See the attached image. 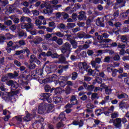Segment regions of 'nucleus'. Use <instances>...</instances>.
<instances>
[{"instance_id":"nucleus-1","label":"nucleus","mask_w":129,"mask_h":129,"mask_svg":"<svg viewBox=\"0 0 129 129\" xmlns=\"http://www.w3.org/2000/svg\"><path fill=\"white\" fill-rule=\"evenodd\" d=\"M54 108V105L52 104H47L45 102L40 104L38 107V113L39 114H43V113H46L50 112L52 109Z\"/></svg>"},{"instance_id":"nucleus-2","label":"nucleus","mask_w":129,"mask_h":129,"mask_svg":"<svg viewBox=\"0 0 129 129\" xmlns=\"http://www.w3.org/2000/svg\"><path fill=\"white\" fill-rule=\"evenodd\" d=\"M71 45L69 44L68 42H66L64 44V47L61 48V52L63 54H66L65 56L68 58L69 57V55H70V53H71Z\"/></svg>"},{"instance_id":"nucleus-3","label":"nucleus","mask_w":129,"mask_h":129,"mask_svg":"<svg viewBox=\"0 0 129 129\" xmlns=\"http://www.w3.org/2000/svg\"><path fill=\"white\" fill-rule=\"evenodd\" d=\"M50 96L51 94L48 93H42L40 95V97L42 100L47 101L49 103H51V102H52V99H51Z\"/></svg>"},{"instance_id":"nucleus-4","label":"nucleus","mask_w":129,"mask_h":129,"mask_svg":"<svg viewBox=\"0 0 129 129\" xmlns=\"http://www.w3.org/2000/svg\"><path fill=\"white\" fill-rule=\"evenodd\" d=\"M40 8L41 9L46 8V9L43 10V13L44 14H52V13H53V10H51L50 7H48L47 4L45 2H41Z\"/></svg>"},{"instance_id":"nucleus-5","label":"nucleus","mask_w":129,"mask_h":129,"mask_svg":"<svg viewBox=\"0 0 129 129\" xmlns=\"http://www.w3.org/2000/svg\"><path fill=\"white\" fill-rule=\"evenodd\" d=\"M125 5V1L124 0H116V3L114 4L113 9L117 10L119 8H122Z\"/></svg>"},{"instance_id":"nucleus-6","label":"nucleus","mask_w":129,"mask_h":129,"mask_svg":"<svg viewBox=\"0 0 129 129\" xmlns=\"http://www.w3.org/2000/svg\"><path fill=\"white\" fill-rule=\"evenodd\" d=\"M7 85L9 86H11L12 89L13 90H16V88H18L19 87V84L17 83V82H14L13 80H10L7 82Z\"/></svg>"},{"instance_id":"nucleus-7","label":"nucleus","mask_w":129,"mask_h":129,"mask_svg":"<svg viewBox=\"0 0 129 129\" xmlns=\"http://www.w3.org/2000/svg\"><path fill=\"white\" fill-rule=\"evenodd\" d=\"M113 125L117 128H119L121 126V118H117L113 121Z\"/></svg>"},{"instance_id":"nucleus-8","label":"nucleus","mask_w":129,"mask_h":129,"mask_svg":"<svg viewBox=\"0 0 129 129\" xmlns=\"http://www.w3.org/2000/svg\"><path fill=\"white\" fill-rule=\"evenodd\" d=\"M79 68L80 71H85L87 70V63L86 62H80L79 63Z\"/></svg>"},{"instance_id":"nucleus-9","label":"nucleus","mask_w":129,"mask_h":129,"mask_svg":"<svg viewBox=\"0 0 129 129\" xmlns=\"http://www.w3.org/2000/svg\"><path fill=\"white\" fill-rule=\"evenodd\" d=\"M57 79L58 76L55 74H53L51 76V77L49 78V80H47V82H53V81H55V84H57V83H58V82L57 81Z\"/></svg>"},{"instance_id":"nucleus-10","label":"nucleus","mask_w":129,"mask_h":129,"mask_svg":"<svg viewBox=\"0 0 129 129\" xmlns=\"http://www.w3.org/2000/svg\"><path fill=\"white\" fill-rule=\"evenodd\" d=\"M35 114V113L33 114H27L26 116L24 117L23 119L25 121H30L34 116H36V115Z\"/></svg>"},{"instance_id":"nucleus-11","label":"nucleus","mask_w":129,"mask_h":129,"mask_svg":"<svg viewBox=\"0 0 129 129\" xmlns=\"http://www.w3.org/2000/svg\"><path fill=\"white\" fill-rule=\"evenodd\" d=\"M71 103L73 105H75V104H78V101L76 99V96L73 95L72 96L70 99Z\"/></svg>"},{"instance_id":"nucleus-12","label":"nucleus","mask_w":129,"mask_h":129,"mask_svg":"<svg viewBox=\"0 0 129 129\" xmlns=\"http://www.w3.org/2000/svg\"><path fill=\"white\" fill-rule=\"evenodd\" d=\"M79 48V49L75 50V53H79V52H80V50H84V49H87L89 48V45L87 44H85L83 46L80 45Z\"/></svg>"},{"instance_id":"nucleus-13","label":"nucleus","mask_w":129,"mask_h":129,"mask_svg":"<svg viewBox=\"0 0 129 129\" xmlns=\"http://www.w3.org/2000/svg\"><path fill=\"white\" fill-rule=\"evenodd\" d=\"M13 120L15 122L17 121V123L19 124L20 122H22L23 118L22 117V116H16L13 118Z\"/></svg>"},{"instance_id":"nucleus-14","label":"nucleus","mask_w":129,"mask_h":129,"mask_svg":"<svg viewBox=\"0 0 129 129\" xmlns=\"http://www.w3.org/2000/svg\"><path fill=\"white\" fill-rule=\"evenodd\" d=\"M91 64L93 68H95V72H98V70H97V69H98V68H100V65H96V62L95 61H92L91 62Z\"/></svg>"},{"instance_id":"nucleus-15","label":"nucleus","mask_w":129,"mask_h":129,"mask_svg":"<svg viewBox=\"0 0 129 129\" xmlns=\"http://www.w3.org/2000/svg\"><path fill=\"white\" fill-rule=\"evenodd\" d=\"M119 107L121 109L123 108H128L129 105L127 104V103H122L121 102L119 105Z\"/></svg>"},{"instance_id":"nucleus-16","label":"nucleus","mask_w":129,"mask_h":129,"mask_svg":"<svg viewBox=\"0 0 129 129\" xmlns=\"http://www.w3.org/2000/svg\"><path fill=\"white\" fill-rule=\"evenodd\" d=\"M59 56L60 57L58 60L59 63H60L61 64L63 63H65V61H66V58H65V56H64V55H63L62 54H60Z\"/></svg>"},{"instance_id":"nucleus-17","label":"nucleus","mask_w":129,"mask_h":129,"mask_svg":"<svg viewBox=\"0 0 129 129\" xmlns=\"http://www.w3.org/2000/svg\"><path fill=\"white\" fill-rule=\"evenodd\" d=\"M58 118L60 121H63V120H65L66 118L65 117V113L64 112H62L59 115Z\"/></svg>"},{"instance_id":"nucleus-18","label":"nucleus","mask_w":129,"mask_h":129,"mask_svg":"<svg viewBox=\"0 0 129 129\" xmlns=\"http://www.w3.org/2000/svg\"><path fill=\"white\" fill-rule=\"evenodd\" d=\"M84 18H85V13H84V12L82 11L80 13V15H79L78 16V19L79 20L81 21V20H83Z\"/></svg>"},{"instance_id":"nucleus-19","label":"nucleus","mask_w":129,"mask_h":129,"mask_svg":"<svg viewBox=\"0 0 129 129\" xmlns=\"http://www.w3.org/2000/svg\"><path fill=\"white\" fill-rule=\"evenodd\" d=\"M117 98L121 99V98H128V96L125 93L121 94L117 96Z\"/></svg>"},{"instance_id":"nucleus-20","label":"nucleus","mask_w":129,"mask_h":129,"mask_svg":"<svg viewBox=\"0 0 129 129\" xmlns=\"http://www.w3.org/2000/svg\"><path fill=\"white\" fill-rule=\"evenodd\" d=\"M70 43L72 45L74 49H76L77 48V42L75 41L74 40H70Z\"/></svg>"},{"instance_id":"nucleus-21","label":"nucleus","mask_w":129,"mask_h":129,"mask_svg":"<svg viewBox=\"0 0 129 129\" xmlns=\"http://www.w3.org/2000/svg\"><path fill=\"white\" fill-rule=\"evenodd\" d=\"M68 80V77L61 76L59 78V82H66Z\"/></svg>"},{"instance_id":"nucleus-22","label":"nucleus","mask_w":129,"mask_h":129,"mask_svg":"<svg viewBox=\"0 0 129 129\" xmlns=\"http://www.w3.org/2000/svg\"><path fill=\"white\" fill-rule=\"evenodd\" d=\"M72 75V80H76V79H77V77H78V74H77V73L74 72H73Z\"/></svg>"},{"instance_id":"nucleus-23","label":"nucleus","mask_w":129,"mask_h":129,"mask_svg":"<svg viewBox=\"0 0 129 129\" xmlns=\"http://www.w3.org/2000/svg\"><path fill=\"white\" fill-rule=\"evenodd\" d=\"M95 113L97 115H101L103 113V109H98L95 110Z\"/></svg>"},{"instance_id":"nucleus-24","label":"nucleus","mask_w":129,"mask_h":129,"mask_svg":"<svg viewBox=\"0 0 129 129\" xmlns=\"http://www.w3.org/2000/svg\"><path fill=\"white\" fill-rule=\"evenodd\" d=\"M29 29H34V24L31 22L27 23V28L26 30L28 31Z\"/></svg>"},{"instance_id":"nucleus-25","label":"nucleus","mask_w":129,"mask_h":129,"mask_svg":"<svg viewBox=\"0 0 129 129\" xmlns=\"http://www.w3.org/2000/svg\"><path fill=\"white\" fill-rule=\"evenodd\" d=\"M54 102L55 103H59V102H61V98L59 97H54L53 98Z\"/></svg>"},{"instance_id":"nucleus-26","label":"nucleus","mask_w":129,"mask_h":129,"mask_svg":"<svg viewBox=\"0 0 129 129\" xmlns=\"http://www.w3.org/2000/svg\"><path fill=\"white\" fill-rule=\"evenodd\" d=\"M53 35H56V36H57V37H59V38H63V37H64V34L60 31H58L56 33H54Z\"/></svg>"},{"instance_id":"nucleus-27","label":"nucleus","mask_w":129,"mask_h":129,"mask_svg":"<svg viewBox=\"0 0 129 129\" xmlns=\"http://www.w3.org/2000/svg\"><path fill=\"white\" fill-rule=\"evenodd\" d=\"M100 49H104L105 48H108V44H101L99 46Z\"/></svg>"},{"instance_id":"nucleus-28","label":"nucleus","mask_w":129,"mask_h":129,"mask_svg":"<svg viewBox=\"0 0 129 129\" xmlns=\"http://www.w3.org/2000/svg\"><path fill=\"white\" fill-rule=\"evenodd\" d=\"M85 36V33L84 32H80L78 33V37L80 39H82L83 38H84Z\"/></svg>"},{"instance_id":"nucleus-29","label":"nucleus","mask_w":129,"mask_h":129,"mask_svg":"<svg viewBox=\"0 0 129 129\" xmlns=\"http://www.w3.org/2000/svg\"><path fill=\"white\" fill-rule=\"evenodd\" d=\"M18 35L20 37H27V33H25L24 31L19 32Z\"/></svg>"},{"instance_id":"nucleus-30","label":"nucleus","mask_w":129,"mask_h":129,"mask_svg":"<svg viewBox=\"0 0 129 129\" xmlns=\"http://www.w3.org/2000/svg\"><path fill=\"white\" fill-rule=\"evenodd\" d=\"M120 39H121V42H126V41H127V37L125 35H123L121 36Z\"/></svg>"},{"instance_id":"nucleus-31","label":"nucleus","mask_w":129,"mask_h":129,"mask_svg":"<svg viewBox=\"0 0 129 129\" xmlns=\"http://www.w3.org/2000/svg\"><path fill=\"white\" fill-rule=\"evenodd\" d=\"M6 75L8 79H13V78H14V74L13 73H8Z\"/></svg>"},{"instance_id":"nucleus-32","label":"nucleus","mask_w":129,"mask_h":129,"mask_svg":"<svg viewBox=\"0 0 129 129\" xmlns=\"http://www.w3.org/2000/svg\"><path fill=\"white\" fill-rule=\"evenodd\" d=\"M96 24L97 26H100V27H104V24L103 23V22L100 21V20H98L96 22Z\"/></svg>"},{"instance_id":"nucleus-33","label":"nucleus","mask_w":129,"mask_h":129,"mask_svg":"<svg viewBox=\"0 0 129 129\" xmlns=\"http://www.w3.org/2000/svg\"><path fill=\"white\" fill-rule=\"evenodd\" d=\"M107 70L108 72H111L112 71V64H108L107 66Z\"/></svg>"},{"instance_id":"nucleus-34","label":"nucleus","mask_w":129,"mask_h":129,"mask_svg":"<svg viewBox=\"0 0 129 129\" xmlns=\"http://www.w3.org/2000/svg\"><path fill=\"white\" fill-rule=\"evenodd\" d=\"M75 26H76L75 23H68L67 24V27H68V28H69V29L74 28V27H75Z\"/></svg>"},{"instance_id":"nucleus-35","label":"nucleus","mask_w":129,"mask_h":129,"mask_svg":"<svg viewBox=\"0 0 129 129\" xmlns=\"http://www.w3.org/2000/svg\"><path fill=\"white\" fill-rule=\"evenodd\" d=\"M107 52L106 50H99L97 51L98 55H102L104 53Z\"/></svg>"},{"instance_id":"nucleus-36","label":"nucleus","mask_w":129,"mask_h":129,"mask_svg":"<svg viewBox=\"0 0 129 129\" xmlns=\"http://www.w3.org/2000/svg\"><path fill=\"white\" fill-rule=\"evenodd\" d=\"M67 2H68L69 3V5H71L72 6H73L74 5V3H76V2H79L78 0H67Z\"/></svg>"},{"instance_id":"nucleus-37","label":"nucleus","mask_w":129,"mask_h":129,"mask_svg":"<svg viewBox=\"0 0 129 129\" xmlns=\"http://www.w3.org/2000/svg\"><path fill=\"white\" fill-rule=\"evenodd\" d=\"M45 72H46V73H47V74H50V73L52 72V71L51 70V68L49 67H46L45 68Z\"/></svg>"},{"instance_id":"nucleus-38","label":"nucleus","mask_w":129,"mask_h":129,"mask_svg":"<svg viewBox=\"0 0 129 129\" xmlns=\"http://www.w3.org/2000/svg\"><path fill=\"white\" fill-rule=\"evenodd\" d=\"M116 117H118V113L114 112L111 114L112 118H115Z\"/></svg>"},{"instance_id":"nucleus-39","label":"nucleus","mask_w":129,"mask_h":129,"mask_svg":"<svg viewBox=\"0 0 129 129\" xmlns=\"http://www.w3.org/2000/svg\"><path fill=\"white\" fill-rule=\"evenodd\" d=\"M117 72H118V70L116 69H114L112 73V76L113 77H115L116 76V74H117Z\"/></svg>"},{"instance_id":"nucleus-40","label":"nucleus","mask_w":129,"mask_h":129,"mask_svg":"<svg viewBox=\"0 0 129 129\" xmlns=\"http://www.w3.org/2000/svg\"><path fill=\"white\" fill-rule=\"evenodd\" d=\"M106 20H113L114 18L113 17V15H107L105 16Z\"/></svg>"},{"instance_id":"nucleus-41","label":"nucleus","mask_w":129,"mask_h":129,"mask_svg":"<svg viewBox=\"0 0 129 129\" xmlns=\"http://www.w3.org/2000/svg\"><path fill=\"white\" fill-rule=\"evenodd\" d=\"M103 42L104 43H111V42H112V40L109 38H105L103 39Z\"/></svg>"},{"instance_id":"nucleus-42","label":"nucleus","mask_w":129,"mask_h":129,"mask_svg":"<svg viewBox=\"0 0 129 129\" xmlns=\"http://www.w3.org/2000/svg\"><path fill=\"white\" fill-rule=\"evenodd\" d=\"M37 58L35 57V55H31L30 56V63H33V62Z\"/></svg>"},{"instance_id":"nucleus-43","label":"nucleus","mask_w":129,"mask_h":129,"mask_svg":"<svg viewBox=\"0 0 129 129\" xmlns=\"http://www.w3.org/2000/svg\"><path fill=\"white\" fill-rule=\"evenodd\" d=\"M118 16H119V13L118 12V10H117L114 13L113 17L114 19H115V18H117Z\"/></svg>"},{"instance_id":"nucleus-44","label":"nucleus","mask_w":129,"mask_h":129,"mask_svg":"<svg viewBox=\"0 0 129 129\" xmlns=\"http://www.w3.org/2000/svg\"><path fill=\"white\" fill-rule=\"evenodd\" d=\"M58 3V0H52L50 1V5H54V6L57 5Z\"/></svg>"},{"instance_id":"nucleus-45","label":"nucleus","mask_w":129,"mask_h":129,"mask_svg":"<svg viewBox=\"0 0 129 129\" xmlns=\"http://www.w3.org/2000/svg\"><path fill=\"white\" fill-rule=\"evenodd\" d=\"M120 57L118 54H116L113 57V60H114V61H118V60H120Z\"/></svg>"},{"instance_id":"nucleus-46","label":"nucleus","mask_w":129,"mask_h":129,"mask_svg":"<svg viewBox=\"0 0 129 129\" xmlns=\"http://www.w3.org/2000/svg\"><path fill=\"white\" fill-rule=\"evenodd\" d=\"M8 79L9 78H8V76L7 75H6V76L2 77V81H3V82H6V81H7Z\"/></svg>"},{"instance_id":"nucleus-47","label":"nucleus","mask_w":129,"mask_h":129,"mask_svg":"<svg viewBox=\"0 0 129 129\" xmlns=\"http://www.w3.org/2000/svg\"><path fill=\"white\" fill-rule=\"evenodd\" d=\"M23 11L25 14H30V10L27 8H23Z\"/></svg>"},{"instance_id":"nucleus-48","label":"nucleus","mask_w":129,"mask_h":129,"mask_svg":"<svg viewBox=\"0 0 129 129\" xmlns=\"http://www.w3.org/2000/svg\"><path fill=\"white\" fill-rule=\"evenodd\" d=\"M61 92V88H56L54 90V93L55 94H58V93H60Z\"/></svg>"},{"instance_id":"nucleus-49","label":"nucleus","mask_w":129,"mask_h":129,"mask_svg":"<svg viewBox=\"0 0 129 129\" xmlns=\"http://www.w3.org/2000/svg\"><path fill=\"white\" fill-rule=\"evenodd\" d=\"M5 25L7 26H11L13 24V22L11 20H7L4 22Z\"/></svg>"},{"instance_id":"nucleus-50","label":"nucleus","mask_w":129,"mask_h":129,"mask_svg":"<svg viewBox=\"0 0 129 129\" xmlns=\"http://www.w3.org/2000/svg\"><path fill=\"white\" fill-rule=\"evenodd\" d=\"M30 69H35L36 68V64L33 63V62H31L29 65Z\"/></svg>"},{"instance_id":"nucleus-51","label":"nucleus","mask_w":129,"mask_h":129,"mask_svg":"<svg viewBox=\"0 0 129 129\" xmlns=\"http://www.w3.org/2000/svg\"><path fill=\"white\" fill-rule=\"evenodd\" d=\"M128 14L126 12H124L121 14V17L122 19H125L127 17Z\"/></svg>"},{"instance_id":"nucleus-52","label":"nucleus","mask_w":129,"mask_h":129,"mask_svg":"<svg viewBox=\"0 0 129 129\" xmlns=\"http://www.w3.org/2000/svg\"><path fill=\"white\" fill-rule=\"evenodd\" d=\"M56 43L58 45H62L63 44V40L62 38H59L56 41Z\"/></svg>"},{"instance_id":"nucleus-53","label":"nucleus","mask_w":129,"mask_h":129,"mask_svg":"<svg viewBox=\"0 0 129 129\" xmlns=\"http://www.w3.org/2000/svg\"><path fill=\"white\" fill-rule=\"evenodd\" d=\"M86 107L87 108L91 109L94 107V106H93V105H92L91 103H89L87 104Z\"/></svg>"},{"instance_id":"nucleus-54","label":"nucleus","mask_w":129,"mask_h":129,"mask_svg":"<svg viewBox=\"0 0 129 129\" xmlns=\"http://www.w3.org/2000/svg\"><path fill=\"white\" fill-rule=\"evenodd\" d=\"M44 89L46 92H49L50 91V89H51V87L49 86L46 85L45 86Z\"/></svg>"},{"instance_id":"nucleus-55","label":"nucleus","mask_w":129,"mask_h":129,"mask_svg":"<svg viewBox=\"0 0 129 129\" xmlns=\"http://www.w3.org/2000/svg\"><path fill=\"white\" fill-rule=\"evenodd\" d=\"M8 11L10 14H11V13H13L14 7H13V6H9V9L8 10Z\"/></svg>"},{"instance_id":"nucleus-56","label":"nucleus","mask_w":129,"mask_h":129,"mask_svg":"<svg viewBox=\"0 0 129 129\" xmlns=\"http://www.w3.org/2000/svg\"><path fill=\"white\" fill-rule=\"evenodd\" d=\"M62 121L59 122L57 124V127H62L64 126V124H63V122H62Z\"/></svg>"},{"instance_id":"nucleus-57","label":"nucleus","mask_w":129,"mask_h":129,"mask_svg":"<svg viewBox=\"0 0 129 129\" xmlns=\"http://www.w3.org/2000/svg\"><path fill=\"white\" fill-rule=\"evenodd\" d=\"M95 62L98 64H100V63H101V59L99 57H96L95 59Z\"/></svg>"},{"instance_id":"nucleus-58","label":"nucleus","mask_w":129,"mask_h":129,"mask_svg":"<svg viewBox=\"0 0 129 129\" xmlns=\"http://www.w3.org/2000/svg\"><path fill=\"white\" fill-rule=\"evenodd\" d=\"M35 24H36V26H41V25L42 24V21L37 19L35 21Z\"/></svg>"},{"instance_id":"nucleus-59","label":"nucleus","mask_w":129,"mask_h":129,"mask_svg":"<svg viewBox=\"0 0 129 129\" xmlns=\"http://www.w3.org/2000/svg\"><path fill=\"white\" fill-rule=\"evenodd\" d=\"M32 14L34 15V16H39V11L35 10L32 11Z\"/></svg>"},{"instance_id":"nucleus-60","label":"nucleus","mask_w":129,"mask_h":129,"mask_svg":"<svg viewBox=\"0 0 129 129\" xmlns=\"http://www.w3.org/2000/svg\"><path fill=\"white\" fill-rule=\"evenodd\" d=\"M27 24H26V23H22L21 24V28L27 29Z\"/></svg>"},{"instance_id":"nucleus-61","label":"nucleus","mask_w":129,"mask_h":129,"mask_svg":"<svg viewBox=\"0 0 129 129\" xmlns=\"http://www.w3.org/2000/svg\"><path fill=\"white\" fill-rule=\"evenodd\" d=\"M0 64L1 65L5 64V57H2L0 58Z\"/></svg>"},{"instance_id":"nucleus-62","label":"nucleus","mask_w":129,"mask_h":129,"mask_svg":"<svg viewBox=\"0 0 129 129\" xmlns=\"http://www.w3.org/2000/svg\"><path fill=\"white\" fill-rule=\"evenodd\" d=\"M96 81H97V83L99 84L102 83V79L101 78H97L96 79Z\"/></svg>"},{"instance_id":"nucleus-63","label":"nucleus","mask_w":129,"mask_h":129,"mask_svg":"<svg viewBox=\"0 0 129 129\" xmlns=\"http://www.w3.org/2000/svg\"><path fill=\"white\" fill-rule=\"evenodd\" d=\"M109 45L110 47H111L117 46V43H116V42H113L111 44H109Z\"/></svg>"},{"instance_id":"nucleus-64","label":"nucleus","mask_w":129,"mask_h":129,"mask_svg":"<svg viewBox=\"0 0 129 129\" xmlns=\"http://www.w3.org/2000/svg\"><path fill=\"white\" fill-rule=\"evenodd\" d=\"M110 60V57L107 56V57H105L104 61L106 62L107 63H109Z\"/></svg>"}]
</instances>
